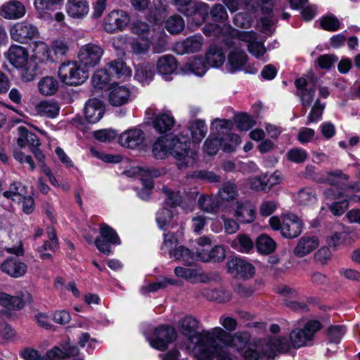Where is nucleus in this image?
Returning <instances> with one entry per match:
<instances>
[{"instance_id":"obj_1","label":"nucleus","mask_w":360,"mask_h":360,"mask_svg":"<svg viewBox=\"0 0 360 360\" xmlns=\"http://www.w3.org/2000/svg\"><path fill=\"white\" fill-rule=\"evenodd\" d=\"M169 154L177 161L179 169H186L193 167L197 162L198 154L190 150V141L185 136H169Z\"/></svg>"},{"instance_id":"obj_2","label":"nucleus","mask_w":360,"mask_h":360,"mask_svg":"<svg viewBox=\"0 0 360 360\" xmlns=\"http://www.w3.org/2000/svg\"><path fill=\"white\" fill-rule=\"evenodd\" d=\"M103 102L97 98L89 99L84 105V117L77 115L72 119V124L79 131L85 133L89 129L90 124L97 123L105 113Z\"/></svg>"},{"instance_id":"obj_3","label":"nucleus","mask_w":360,"mask_h":360,"mask_svg":"<svg viewBox=\"0 0 360 360\" xmlns=\"http://www.w3.org/2000/svg\"><path fill=\"white\" fill-rule=\"evenodd\" d=\"M61 82L76 86L83 84L89 76V70H86L77 61L68 60L62 63L58 71Z\"/></svg>"},{"instance_id":"obj_4","label":"nucleus","mask_w":360,"mask_h":360,"mask_svg":"<svg viewBox=\"0 0 360 360\" xmlns=\"http://www.w3.org/2000/svg\"><path fill=\"white\" fill-rule=\"evenodd\" d=\"M209 332H203L200 337V351L197 356L201 360H233L230 353L218 343V340L206 338Z\"/></svg>"},{"instance_id":"obj_5","label":"nucleus","mask_w":360,"mask_h":360,"mask_svg":"<svg viewBox=\"0 0 360 360\" xmlns=\"http://www.w3.org/2000/svg\"><path fill=\"white\" fill-rule=\"evenodd\" d=\"M207 333L206 338L210 340L217 339L219 342L225 345L234 347L237 350H243L248 344L250 335L248 332H237L231 335L220 327L211 329V332Z\"/></svg>"},{"instance_id":"obj_6","label":"nucleus","mask_w":360,"mask_h":360,"mask_svg":"<svg viewBox=\"0 0 360 360\" xmlns=\"http://www.w3.org/2000/svg\"><path fill=\"white\" fill-rule=\"evenodd\" d=\"M18 131L19 134V136L17 139L18 146L21 148H25L26 146H28L39 166L45 167L46 157L42 150L39 148L41 142L38 136L24 126H20L18 128Z\"/></svg>"},{"instance_id":"obj_7","label":"nucleus","mask_w":360,"mask_h":360,"mask_svg":"<svg viewBox=\"0 0 360 360\" xmlns=\"http://www.w3.org/2000/svg\"><path fill=\"white\" fill-rule=\"evenodd\" d=\"M318 78L314 75L300 77L295 80L296 95L300 98L304 114L314 100Z\"/></svg>"},{"instance_id":"obj_8","label":"nucleus","mask_w":360,"mask_h":360,"mask_svg":"<svg viewBox=\"0 0 360 360\" xmlns=\"http://www.w3.org/2000/svg\"><path fill=\"white\" fill-rule=\"evenodd\" d=\"M349 176L344 174L342 170L337 169L326 172V176L317 179V182L328 184L337 186L341 191H334L333 188H328L324 191V195L328 199L335 200L342 197L343 190H346V182Z\"/></svg>"},{"instance_id":"obj_9","label":"nucleus","mask_w":360,"mask_h":360,"mask_svg":"<svg viewBox=\"0 0 360 360\" xmlns=\"http://www.w3.org/2000/svg\"><path fill=\"white\" fill-rule=\"evenodd\" d=\"M115 42L117 44L114 43V47L116 50V54L119 58L117 60H114V79L117 78L121 79L122 82H124L130 78L131 75V70L122 60V58L125 56L127 37L120 35L116 37Z\"/></svg>"},{"instance_id":"obj_10","label":"nucleus","mask_w":360,"mask_h":360,"mask_svg":"<svg viewBox=\"0 0 360 360\" xmlns=\"http://www.w3.org/2000/svg\"><path fill=\"white\" fill-rule=\"evenodd\" d=\"M198 320L190 315L181 318L177 324V328L179 333L186 338L191 342L196 343L197 352L200 351L201 334L203 332H211V330H202L200 332H198Z\"/></svg>"},{"instance_id":"obj_11","label":"nucleus","mask_w":360,"mask_h":360,"mask_svg":"<svg viewBox=\"0 0 360 360\" xmlns=\"http://www.w3.org/2000/svg\"><path fill=\"white\" fill-rule=\"evenodd\" d=\"M218 131V135L221 136L223 143V150L226 152L233 151L236 146L240 143V138L238 135L231 133L232 122L226 120L215 119L212 123Z\"/></svg>"},{"instance_id":"obj_12","label":"nucleus","mask_w":360,"mask_h":360,"mask_svg":"<svg viewBox=\"0 0 360 360\" xmlns=\"http://www.w3.org/2000/svg\"><path fill=\"white\" fill-rule=\"evenodd\" d=\"M321 328V324L317 321L307 322L303 328H296L291 331L290 340L294 348L305 346L307 342L311 341L314 334Z\"/></svg>"},{"instance_id":"obj_13","label":"nucleus","mask_w":360,"mask_h":360,"mask_svg":"<svg viewBox=\"0 0 360 360\" xmlns=\"http://www.w3.org/2000/svg\"><path fill=\"white\" fill-rule=\"evenodd\" d=\"M103 54V49L98 45L89 43L82 46L77 53L78 63L86 70L97 65Z\"/></svg>"},{"instance_id":"obj_14","label":"nucleus","mask_w":360,"mask_h":360,"mask_svg":"<svg viewBox=\"0 0 360 360\" xmlns=\"http://www.w3.org/2000/svg\"><path fill=\"white\" fill-rule=\"evenodd\" d=\"M10 35L13 41L21 44H27L39 37L37 26L27 20H22L13 25L10 28Z\"/></svg>"},{"instance_id":"obj_15","label":"nucleus","mask_w":360,"mask_h":360,"mask_svg":"<svg viewBox=\"0 0 360 360\" xmlns=\"http://www.w3.org/2000/svg\"><path fill=\"white\" fill-rule=\"evenodd\" d=\"M226 268L229 273L243 279L252 278L255 273V269L253 265L236 257H229L228 259Z\"/></svg>"},{"instance_id":"obj_16","label":"nucleus","mask_w":360,"mask_h":360,"mask_svg":"<svg viewBox=\"0 0 360 360\" xmlns=\"http://www.w3.org/2000/svg\"><path fill=\"white\" fill-rule=\"evenodd\" d=\"M155 338H153L150 345L157 349L163 351L167 348V345L174 341L177 337V333L174 327L162 325L154 331Z\"/></svg>"},{"instance_id":"obj_17","label":"nucleus","mask_w":360,"mask_h":360,"mask_svg":"<svg viewBox=\"0 0 360 360\" xmlns=\"http://www.w3.org/2000/svg\"><path fill=\"white\" fill-rule=\"evenodd\" d=\"M92 84L96 89L108 91V103L112 105V73L105 68L97 70L93 75Z\"/></svg>"},{"instance_id":"obj_18","label":"nucleus","mask_w":360,"mask_h":360,"mask_svg":"<svg viewBox=\"0 0 360 360\" xmlns=\"http://www.w3.org/2000/svg\"><path fill=\"white\" fill-rule=\"evenodd\" d=\"M28 266L20 258L8 257L0 264V270L13 278L23 277L27 272Z\"/></svg>"},{"instance_id":"obj_19","label":"nucleus","mask_w":360,"mask_h":360,"mask_svg":"<svg viewBox=\"0 0 360 360\" xmlns=\"http://www.w3.org/2000/svg\"><path fill=\"white\" fill-rule=\"evenodd\" d=\"M203 45V37L200 34L190 36L175 44V50L178 54H189L200 51Z\"/></svg>"},{"instance_id":"obj_20","label":"nucleus","mask_w":360,"mask_h":360,"mask_svg":"<svg viewBox=\"0 0 360 360\" xmlns=\"http://www.w3.org/2000/svg\"><path fill=\"white\" fill-rule=\"evenodd\" d=\"M145 135L141 129L134 128L122 133L118 142L123 147L134 149L142 144Z\"/></svg>"},{"instance_id":"obj_21","label":"nucleus","mask_w":360,"mask_h":360,"mask_svg":"<svg viewBox=\"0 0 360 360\" xmlns=\"http://www.w3.org/2000/svg\"><path fill=\"white\" fill-rule=\"evenodd\" d=\"M303 223L295 215L285 216L282 221V236L287 238H295L302 232Z\"/></svg>"},{"instance_id":"obj_22","label":"nucleus","mask_w":360,"mask_h":360,"mask_svg":"<svg viewBox=\"0 0 360 360\" xmlns=\"http://www.w3.org/2000/svg\"><path fill=\"white\" fill-rule=\"evenodd\" d=\"M235 217L241 223L250 224L256 217L255 207L249 200H238L235 205Z\"/></svg>"},{"instance_id":"obj_23","label":"nucleus","mask_w":360,"mask_h":360,"mask_svg":"<svg viewBox=\"0 0 360 360\" xmlns=\"http://www.w3.org/2000/svg\"><path fill=\"white\" fill-rule=\"evenodd\" d=\"M112 244V228L105 224H103L100 227V234L95 240L96 248L102 253L109 255L111 252V245Z\"/></svg>"},{"instance_id":"obj_24","label":"nucleus","mask_w":360,"mask_h":360,"mask_svg":"<svg viewBox=\"0 0 360 360\" xmlns=\"http://www.w3.org/2000/svg\"><path fill=\"white\" fill-rule=\"evenodd\" d=\"M5 55L10 64L17 69L23 67L29 59L27 50L20 45H11Z\"/></svg>"},{"instance_id":"obj_25","label":"nucleus","mask_w":360,"mask_h":360,"mask_svg":"<svg viewBox=\"0 0 360 360\" xmlns=\"http://www.w3.org/2000/svg\"><path fill=\"white\" fill-rule=\"evenodd\" d=\"M228 55L227 70L233 73L240 70L248 60V56L240 47H231Z\"/></svg>"},{"instance_id":"obj_26","label":"nucleus","mask_w":360,"mask_h":360,"mask_svg":"<svg viewBox=\"0 0 360 360\" xmlns=\"http://www.w3.org/2000/svg\"><path fill=\"white\" fill-rule=\"evenodd\" d=\"M178 11L186 16H192L202 11L207 12L208 6L202 2H193V0H171Z\"/></svg>"},{"instance_id":"obj_27","label":"nucleus","mask_w":360,"mask_h":360,"mask_svg":"<svg viewBox=\"0 0 360 360\" xmlns=\"http://www.w3.org/2000/svg\"><path fill=\"white\" fill-rule=\"evenodd\" d=\"M25 14V7L17 0H11L3 4L0 15L6 19H19Z\"/></svg>"},{"instance_id":"obj_28","label":"nucleus","mask_w":360,"mask_h":360,"mask_svg":"<svg viewBox=\"0 0 360 360\" xmlns=\"http://www.w3.org/2000/svg\"><path fill=\"white\" fill-rule=\"evenodd\" d=\"M65 10L70 17L83 19L89 13V2L86 0H68Z\"/></svg>"},{"instance_id":"obj_29","label":"nucleus","mask_w":360,"mask_h":360,"mask_svg":"<svg viewBox=\"0 0 360 360\" xmlns=\"http://www.w3.org/2000/svg\"><path fill=\"white\" fill-rule=\"evenodd\" d=\"M319 245V241L316 236H304L300 238L293 252L297 257H303L317 248Z\"/></svg>"},{"instance_id":"obj_30","label":"nucleus","mask_w":360,"mask_h":360,"mask_svg":"<svg viewBox=\"0 0 360 360\" xmlns=\"http://www.w3.org/2000/svg\"><path fill=\"white\" fill-rule=\"evenodd\" d=\"M33 53L30 58L41 66L48 63H53L51 48L45 42L36 41Z\"/></svg>"},{"instance_id":"obj_31","label":"nucleus","mask_w":360,"mask_h":360,"mask_svg":"<svg viewBox=\"0 0 360 360\" xmlns=\"http://www.w3.org/2000/svg\"><path fill=\"white\" fill-rule=\"evenodd\" d=\"M226 257L224 248L221 245H216L210 251L205 249L196 252V258L203 262H220Z\"/></svg>"},{"instance_id":"obj_32","label":"nucleus","mask_w":360,"mask_h":360,"mask_svg":"<svg viewBox=\"0 0 360 360\" xmlns=\"http://www.w3.org/2000/svg\"><path fill=\"white\" fill-rule=\"evenodd\" d=\"M63 0H34V5L40 18L45 20L52 18V13L58 8Z\"/></svg>"},{"instance_id":"obj_33","label":"nucleus","mask_w":360,"mask_h":360,"mask_svg":"<svg viewBox=\"0 0 360 360\" xmlns=\"http://www.w3.org/2000/svg\"><path fill=\"white\" fill-rule=\"evenodd\" d=\"M177 68V61L172 55L161 56L157 62L158 72L161 75H171Z\"/></svg>"},{"instance_id":"obj_34","label":"nucleus","mask_w":360,"mask_h":360,"mask_svg":"<svg viewBox=\"0 0 360 360\" xmlns=\"http://www.w3.org/2000/svg\"><path fill=\"white\" fill-rule=\"evenodd\" d=\"M202 296L210 301L226 302L231 299L229 292L223 289L203 288L198 292L197 296Z\"/></svg>"},{"instance_id":"obj_35","label":"nucleus","mask_w":360,"mask_h":360,"mask_svg":"<svg viewBox=\"0 0 360 360\" xmlns=\"http://www.w3.org/2000/svg\"><path fill=\"white\" fill-rule=\"evenodd\" d=\"M3 196L11 199L14 202H20L25 195L27 194V188L20 181H15L10 184L9 190L3 192Z\"/></svg>"},{"instance_id":"obj_36","label":"nucleus","mask_w":360,"mask_h":360,"mask_svg":"<svg viewBox=\"0 0 360 360\" xmlns=\"http://www.w3.org/2000/svg\"><path fill=\"white\" fill-rule=\"evenodd\" d=\"M248 182L250 188L256 191H269L274 184L278 183L276 181H271L267 174L249 178Z\"/></svg>"},{"instance_id":"obj_37","label":"nucleus","mask_w":360,"mask_h":360,"mask_svg":"<svg viewBox=\"0 0 360 360\" xmlns=\"http://www.w3.org/2000/svg\"><path fill=\"white\" fill-rule=\"evenodd\" d=\"M257 40V33L253 31H242L237 33L236 37L226 38L225 44L229 48L233 46L240 47V42L243 41L248 44Z\"/></svg>"},{"instance_id":"obj_38","label":"nucleus","mask_w":360,"mask_h":360,"mask_svg":"<svg viewBox=\"0 0 360 360\" xmlns=\"http://www.w3.org/2000/svg\"><path fill=\"white\" fill-rule=\"evenodd\" d=\"M122 167L119 166L116 169L121 172L122 174L127 175V176H134L136 175L140 176H148L151 178L158 177L160 176L161 172L158 169L154 168H143L141 167H130L129 169H125L122 172Z\"/></svg>"},{"instance_id":"obj_39","label":"nucleus","mask_w":360,"mask_h":360,"mask_svg":"<svg viewBox=\"0 0 360 360\" xmlns=\"http://www.w3.org/2000/svg\"><path fill=\"white\" fill-rule=\"evenodd\" d=\"M174 123V117L166 113L156 116L153 121V127L161 134L170 131Z\"/></svg>"},{"instance_id":"obj_40","label":"nucleus","mask_w":360,"mask_h":360,"mask_svg":"<svg viewBox=\"0 0 360 360\" xmlns=\"http://www.w3.org/2000/svg\"><path fill=\"white\" fill-rule=\"evenodd\" d=\"M21 69V77L23 82H27L34 79L35 77L41 73V66L30 58L23 65Z\"/></svg>"},{"instance_id":"obj_41","label":"nucleus","mask_w":360,"mask_h":360,"mask_svg":"<svg viewBox=\"0 0 360 360\" xmlns=\"http://www.w3.org/2000/svg\"><path fill=\"white\" fill-rule=\"evenodd\" d=\"M153 65L147 62L137 65L136 68L135 78L141 83L149 82L154 76Z\"/></svg>"},{"instance_id":"obj_42","label":"nucleus","mask_w":360,"mask_h":360,"mask_svg":"<svg viewBox=\"0 0 360 360\" xmlns=\"http://www.w3.org/2000/svg\"><path fill=\"white\" fill-rule=\"evenodd\" d=\"M238 195V189L237 185L231 181H225L222 184L219 190V196L224 201H232Z\"/></svg>"},{"instance_id":"obj_43","label":"nucleus","mask_w":360,"mask_h":360,"mask_svg":"<svg viewBox=\"0 0 360 360\" xmlns=\"http://www.w3.org/2000/svg\"><path fill=\"white\" fill-rule=\"evenodd\" d=\"M169 136H161L158 138L153 146V154L157 159H164L169 154Z\"/></svg>"},{"instance_id":"obj_44","label":"nucleus","mask_w":360,"mask_h":360,"mask_svg":"<svg viewBox=\"0 0 360 360\" xmlns=\"http://www.w3.org/2000/svg\"><path fill=\"white\" fill-rule=\"evenodd\" d=\"M165 27L170 34H178L184 30L185 21L180 15L175 14L167 18Z\"/></svg>"},{"instance_id":"obj_45","label":"nucleus","mask_w":360,"mask_h":360,"mask_svg":"<svg viewBox=\"0 0 360 360\" xmlns=\"http://www.w3.org/2000/svg\"><path fill=\"white\" fill-rule=\"evenodd\" d=\"M256 247L259 252L269 255L276 250V244L269 236L262 234L257 239Z\"/></svg>"},{"instance_id":"obj_46","label":"nucleus","mask_w":360,"mask_h":360,"mask_svg":"<svg viewBox=\"0 0 360 360\" xmlns=\"http://www.w3.org/2000/svg\"><path fill=\"white\" fill-rule=\"evenodd\" d=\"M205 58L208 65L218 68L224 63L225 56L220 49L213 46L207 51Z\"/></svg>"},{"instance_id":"obj_47","label":"nucleus","mask_w":360,"mask_h":360,"mask_svg":"<svg viewBox=\"0 0 360 360\" xmlns=\"http://www.w3.org/2000/svg\"><path fill=\"white\" fill-rule=\"evenodd\" d=\"M58 89V82L53 77H45L39 82V91L44 96L53 95Z\"/></svg>"},{"instance_id":"obj_48","label":"nucleus","mask_w":360,"mask_h":360,"mask_svg":"<svg viewBox=\"0 0 360 360\" xmlns=\"http://www.w3.org/2000/svg\"><path fill=\"white\" fill-rule=\"evenodd\" d=\"M169 257L174 258L184 262L186 265H191L194 260V253L184 246H179L177 248L169 251Z\"/></svg>"},{"instance_id":"obj_49","label":"nucleus","mask_w":360,"mask_h":360,"mask_svg":"<svg viewBox=\"0 0 360 360\" xmlns=\"http://www.w3.org/2000/svg\"><path fill=\"white\" fill-rule=\"evenodd\" d=\"M130 94L128 87L120 86L118 82H114V106L126 104L129 99Z\"/></svg>"},{"instance_id":"obj_50","label":"nucleus","mask_w":360,"mask_h":360,"mask_svg":"<svg viewBox=\"0 0 360 360\" xmlns=\"http://www.w3.org/2000/svg\"><path fill=\"white\" fill-rule=\"evenodd\" d=\"M189 129L192 136L193 141L199 143L207 134V127L203 120H196L190 123Z\"/></svg>"},{"instance_id":"obj_51","label":"nucleus","mask_w":360,"mask_h":360,"mask_svg":"<svg viewBox=\"0 0 360 360\" xmlns=\"http://www.w3.org/2000/svg\"><path fill=\"white\" fill-rule=\"evenodd\" d=\"M198 203L200 208L206 212H215L219 207V200L212 195H200Z\"/></svg>"},{"instance_id":"obj_52","label":"nucleus","mask_w":360,"mask_h":360,"mask_svg":"<svg viewBox=\"0 0 360 360\" xmlns=\"http://www.w3.org/2000/svg\"><path fill=\"white\" fill-rule=\"evenodd\" d=\"M184 70L198 76L203 75L207 71V64L202 58H194L184 65Z\"/></svg>"},{"instance_id":"obj_53","label":"nucleus","mask_w":360,"mask_h":360,"mask_svg":"<svg viewBox=\"0 0 360 360\" xmlns=\"http://www.w3.org/2000/svg\"><path fill=\"white\" fill-rule=\"evenodd\" d=\"M51 50L53 58L52 62L58 63L61 61L63 58L67 55L69 48L65 43L56 41L53 44Z\"/></svg>"},{"instance_id":"obj_54","label":"nucleus","mask_w":360,"mask_h":360,"mask_svg":"<svg viewBox=\"0 0 360 360\" xmlns=\"http://www.w3.org/2000/svg\"><path fill=\"white\" fill-rule=\"evenodd\" d=\"M191 178L198 180L206 181L209 183H218L221 180V176L208 170H197L192 172L190 175Z\"/></svg>"},{"instance_id":"obj_55","label":"nucleus","mask_w":360,"mask_h":360,"mask_svg":"<svg viewBox=\"0 0 360 360\" xmlns=\"http://www.w3.org/2000/svg\"><path fill=\"white\" fill-rule=\"evenodd\" d=\"M223 147V143L221 136H210L204 143V150L210 155H215L219 147Z\"/></svg>"},{"instance_id":"obj_56","label":"nucleus","mask_w":360,"mask_h":360,"mask_svg":"<svg viewBox=\"0 0 360 360\" xmlns=\"http://www.w3.org/2000/svg\"><path fill=\"white\" fill-rule=\"evenodd\" d=\"M234 121L237 124V127L242 131H248L256 124L255 120L247 113L236 115L234 117Z\"/></svg>"},{"instance_id":"obj_57","label":"nucleus","mask_w":360,"mask_h":360,"mask_svg":"<svg viewBox=\"0 0 360 360\" xmlns=\"http://www.w3.org/2000/svg\"><path fill=\"white\" fill-rule=\"evenodd\" d=\"M174 214L172 210L163 207L157 213L156 220L160 229H165L172 222Z\"/></svg>"},{"instance_id":"obj_58","label":"nucleus","mask_w":360,"mask_h":360,"mask_svg":"<svg viewBox=\"0 0 360 360\" xmlns=\"http://www.w3.org/2000/svg\"><path fill=\"white\" fill-rule=\"evenodd\" d=\"M325 106L326 105L324 103H321L319 98L316 99L311 107V111L307 117V124H308L311 122H315L321 119L325 109Z\"/></svg>"},{"instance_id":"obj_59","label":"nucleus","mask_w":360,"mask_h":360,"mask_svg":"<svg viewBox=\"0 0 360 360\" xmlns=\"http://www.w3.org/2000/svg\"><path fill=\"white\" fill-rule=\"evenodd\" d=\"M210 15L213 21L223 22L228 20L226 8L221 4H216L210 10Z\"/></svg>"},{"instance_id":"obj_60","label":"nucleus","mask_w":360,"mask_h":360,"mask_svg":"<svg viewBox=\"0 0 360 360\" xmlns=\"http://www.w3.org/2000/svg\"><path fill=\"white\" fill-rule=\"evenodd\" d=\"M236 248L240 252H248L254 247L253 241L247 235H240L233 241Z\"/></svg>"},{"instance_id":"obj_61","label":"nucleus","mask_w":360,"mask_h":360,"mask_svg":"<svg viewBox=\"0 0 360 360\" xmlns=\"http://www.w3.org/2000/svg\"><path fill=\"white\" fill-rule=\"evenodd\" d=\"M41 107L43 113L49 118L53 119L59 115L60 107L56 103L44 102Z\"/></svg>"},{"instance_id":"obj_62","label":"nucleus","mask_w":360,"mask_h":360,"mask_svg":"<svg viewBox=\"0 0 360 360\" xmlns=\"http://www.w3.org/2000/svg\"><path fill=\"white\" fill-rule=\"evenodd\" d=\"M162 190L166 195L164 203L165 207H176L180 204V200L178 195L175 194L172 190L166 186H164Z\"/></svg>"},{"instance_id":"obj_63","label":"nucleus","mask_w":360,"mask_h":360,"mask_svg":"<svg viewBox=\"0 0 360 360\" xmlns=\"http://www.w3.org/2000/svg\"><path fill=\"white\" fill-rule=\"evenodd\" d=\"M287 158L291 162L302 163L307 158V153L303 149L293 148L288 152Z\"/></svg>"},{"instance_id":"obj_64","label":"nucleus","mask_w":360,"mask_h":360,"mask_svg":"<svg viewBox=\"0 0 360 360\" xmlns=\"http://www.w3.org/2000/svg\"><path fill=\"white\" fill-rule=\"evenodd\" d=\"M323 29L328 31H336L340 28V23L335 16H325L321 21Z\"/></svg>"}]
</instances>
